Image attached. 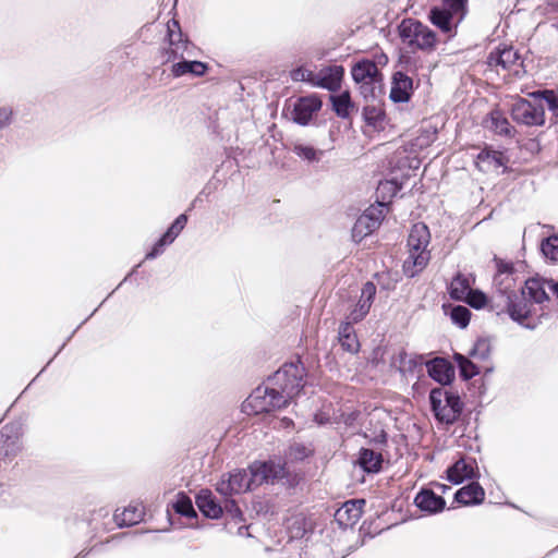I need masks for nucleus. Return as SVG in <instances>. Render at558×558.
<instances>
[{
	"label": "nucleus",
	"instance_id": "1",
	"mask_svg": "<svg viewBox=\"0 0 558 558\" xmlns=\"http://www.w3.org/2000/svg\"><path fill=\"white\" fill-rule=\"evenodd\" d=\"M169 49H167V62H174L171 66L173 77L190 75L193 77H202L208 71V64L202 61H189L184 59L189 43L183 40L179 23L174 20L168 23Z\"/></svg>",
	"mask_w": 558,
	"mask_h": 558
},
{
	"label": "nucleus",
	"instance_id": "2",
	"mask_svg": "<svg viewBox=\"0 0 558 558\" xmlns=\"http://www.w3.org/2000/svg\"><path fill=\"white\" fill-rule=\"evenodd\" d=\"M430 242V233L426 225L415 223L408 238L409 255L403 262L405 276L413 278L422 272L430 260V252L427 250Z\"/></svg>",
	"mask_w": 558,
	"mask_h": 558
},
{
	"label": "nucleus",
	"instance_id": "3",
	"mask_svg": "<svg viewBox=\"0 0 558 558\" xmlns=\"http://www.w3.org/2000/svg\"><path fill=\"white\" fill-rule=\"evenodd\" d=\"M490 308L497 314L507 312L514 322L527 328H534L539 322V318L544 316L543 310H539V306L534 304V302L522 294V292H520V294L517 293L515 296L510 299L507 296L504 304L497 303L495 305L493 303Z\"/></svg>",
	"mask_w": 558,
	"mask_h": 558
},
{
	"label": "nucleus",
	"instance_id": "4",
	"mask_svg": "<svg viewBox=\"0 0 558 558\" xmlns=\"http://www.w3.org/2000/svg\"><path fill=\"white\" fill-rule=\"evenodd\" d=\"M288 405L287 397L268 380L267 384L258 386L253 390V392L243 402L242 410L248 415H256L280 410Z\"/></svg>",
	"mask_w": 558,
	"mask_h": 558
},
{
	"label": "nucleus",
	"instance_id": "5",
	"mask_svg": "<svg viewBox=\"0 0 558 558\" xmlns=\"http://www.w3.org/2000/svg\"><path fill=\"white\" fill-rule=\"evenodd\" d=\"M468 0H444L429 11V21L448 37L456 35L458 24L466 13Z\"/></svg>",
	"mask_w": 558,
	"mask_h": 558
},
{
	"label": "nucleus",
	"instance_id": "6",
	"mask_svg": "<svg viewBox=\"0 0 558 558\" xmlns=\"http://www.w3.org/2000/svg\"><path fill=\"white\" fill-rule=\"evenodd\" d=\"M305 368L300 360L283 364L271 377L269 383L279 389L290 402L301 392L305 381Z\"/></svg>",
	"mask_w": 558,
	"mask_h": 558
},
{
	"label": "nucleus",
	"instance_id": "7",
	"mask_svg": "<svg viewBox=\"0 0 558 558\" xmlns=\"http://www.w3.org/2000/svg\"><path fill=\"white\" fill-rule=\"evenodd\" d=\"M432 411L437 421L454 423L462 412V402L458 393L445 388H434L429 392Z\"/></svg>",
	"mask_w": 558,
	"mask_h": 558
},
{
	"label": "nucleus",
	"instance_id": "8",
	"mask_svg": "<svg viewBox=\"0 0 558 558\" xmlns=\"http://www.w3.org/2000/svg\"><path fill=\"white\" fill-rule=\"evenodd\" d=\"M402 43L411 49L434 50L437 44L436 34L417 20H403L399 26Z\"/></svg>",
	"mask_w": 558,
	"mask_h": 558
},
{
	"label": "nucleus",
	"instance_id": "9",
	"mask_svg": "<svg viewBox=\"0 0 558 558\" xmlns=\"http://www.w3.org/2000/svg\"><path fill=\"white\" fill-rule=\"evenodd\" d=\"M353 81L359 85L365 99L375 98L381 90V73L377 64L368 59H362L351 69Z\"/></svg>",
	"mask_w": 558,
	"mask_h": 558
},
{
	"label": "nucleus",
	"instance_id": "10",
	"mask_svg": "<svg viewBox=\"0 0 558 558\" xmlns=\"http://www.w3.org/2000/svg\"><path fill=\"white\" fill-rule=\"evenodd\" d=\"M518 274L514 270L512 263L497 262V272L494 277V286L496 295L490 300V305L494 303H505L507 296L513 298L517 294Z\"/></svg>",
	"mask_w": 558,
	"mask_h": 558
},
{
	"label": "nucleus",
	"instance_id": "11",
	"mask_svg": "<svg viewBox=\"0 0 558 558\" xmlns=\"http://www.w3.org/2000/svg\"><path fill=\"white\" fill-rule=\"evenodd\" d=\"M387 211L385 203L369 206L355 221L352 228V238L355 242L362 241L373 233L381 223Z\"/></svg>",
	"mask_w": 558,
	"mask_h": 558
},
{
	"label": "nucleus",
	"instance_id": "12",
	"mask_svg": "<svg viewBox=\"0 0 558 558\" xmlns=\"http://www.w3.org/2000/svg\"><path fill=\"white\" fill-rule=\"evenodd\" d=\"M255 486L252 468L250 466L248 470H234L222 475L216 489L222 496H231L250 490Z\"/></svg>",
	"mask_w": 558,
	"mask_h": 558
},
{
	"label": "nucleus",
	"instance_id": "13",
	"mask_svg": "<svg viewBox=\"0 0 558 558\" xmlns=\"http://www.w3.org/2000/svg\"><path fill=\"white\" fill-rule=\"evenodd\" d=\"M512 119L527 126H539L545 123V112L542 106H535L524 98L518 99L511 107Z\"/></svg>",
	"mask_w": 558,
	"mask_h": 558
},
{
	"label": "nucleus",
	"instance_id": "14",
	"mask_svg": "<svg viewBox=\"0 0 558 558\" xmlns=\"http://www.w3.org/2000/svg\"><path fill=\"white\" fill-rule=\"evenodd\" d=\"M323 102L316 95L299 97L291 104V120L299 125H307L322 109Z\"/></svg>",
	"mask_w": 558,
	"mask_h": 558
},
{
	"label": "nucleus",
	"instance_id": "15",
	"mask_svg": "<svg viewBox=\"0 0 558 558\" xmlns=\"http://www.w3.org/2000/svg\"><path fill=\"white\" fill-rule=\"evenodd\" d=\"M551 290L558 298V282H553L541 277H532L524 281V287L519 290L534 302L539 310H544V303L549 301L546 289Z\"/></svg>",
	"mask_w": 558,
	"mask_h": 558
},
{
	"label": "nucleus",
	"instance_id": "16",
	"mask_svg": "<svg viewBox=\"0 0 558 558\" xmlns=\"http://www.w3.org/2000/svg\"><path fill=\"white\" fill-rule=\"evenodd\" d=\"M487 64L496 69L497 72L501 69L504 71H513L515 75H520L522 61L517 50L512 47L504 46L502 48H496L489 53Z\"/></svg>",
	"mask_w": 558,
	"mask_h": 558
},
{
	"label": "nucleus",
	"instance_id": "17",
	"mask_svg": "<svg viewBox=\"0 0 558 558\" xmlns=\"http://www.w3.org/2000/svg\"><path fill=\"white\" fill-rule=\"evenodd\" d=\"M22 430L19 424H8L0 430V462L11 461L22 450Z\"/></svg>",
	"mask_w": 558,
	"mask_h": 558
},
{
	"label": "nucleus",
	"instance_id": "18",
	"mask_svg": "<svg viewBox=\"0 0 558 558\" xmlns=\"http://www.w3.org/2000/svg\"><path fill=\"white\" fill-rule=\"evenodd\" d=\"M253 472V483L262 485L264 483H274L286 476V464L281 461H255L251 464Z\"/></svg>",
	"mask_w": 558,
	"mask_h": 558
},
{
	"label": "nucleus",
	"instance_id": "19",
	"mask_svg": "<svg viewBox=\"0 0 558 558\" xmlns=\"http://www.w3.org/2000/svg\"><path fill=\"white\" fill-rule=\"evenodd\" d=\"M187 222V216L185 214L179 215L163 235L155 243L151 251L146 254V259H154L163 253L167 245L171 244L181 231L184 229Z\"/></svg>",
	"mask_w": 558,
	"mask_h": 558
},
{
	"label": "nucleus",
	"instance_id": "20",
	"mask_svg": "<svg viewBox=\"0 0 558 558\" xmlns=\"http://www.w3.org/2000/svg\"><path fill=\"white\" fill-rule=\"evenodd\" d=\"M365 500L352 499L345 501L336 512L335 520L343 529L352 527L360 520Z\"/></svg>",
	"mask_w": 558,
	"mask_h": 558
},
{
	"label": "nucleus",
	"instance_id": "21",
	"mask_svg": "<svg viewBox=\"0 0 558 558\" xmlns=\"http://www.w3.org/2000/svg\"><path fill=\"white\" fill-rule=\"evenodd\" d=\"M476 461L472 458H461L447 470V478L452 484H461L465 480L476 477Z\"/></svg>",
	"mask_w": 558,
	"mask_h": 558
},
{
	"label": "nucleus",
	"instance_id": "22",
	"mask_svg": "<svg viewBox=\"0 0 558 558\" xmlns=\"http://www.w3.org/2000/svg\"><path fill=\"white\" fill-rule=\"evenodd\" d=\"M376 295V286L368 281L366 282L361 291V296L348 316V320L352 323L361 322L369 312Z\"/></svg>",
	"mask_w": 558,
	"mask_h": 558
},
{
	"label": "nucleus",
	"instance_id": "23",
	"mask_svg": "<svg viewBox=\"0 0 558 558\" xmlns=\"http://www.w3.org/2000/svg\"><path fill=\"white\" fill-rule=\"evenodd\" d=\"M343 68L340 65L326 66L316 72L314 86L335 92L340 87Z\"/></svg>",
	"mask_w": 558,
	"mask_h": 558
},
{
	"label": "nucleus",
	"instance_id": "24",
	"mask_svg": "<svg viewBox=\"0 0 558 558\" xmlns=\"http://www.w3.org/2000/svg\"><path fill=\"white\" fill-rule=\"evenodd\" d=\"M413 89L412 78L402 72H397L392 76L390 99L393 102L409 101Z\"/></svg>",
	"mask_w": 558,
	"mask_h": 558
},
{
	"label": "nucleus",
	"instance_id": "25",
	"mask_svg": "<svg viewBox=\"0 0 558 558\" xmlns=\"http://www.w3.org/2000/svg\"><path fill=\"white\" fill-rule=\"evenodd\" d=\"M428 375L441 385H448L453 377V368L445 359L436 357L426 362Z\"/></svg>",
	"mask_w": 558,
	"mask_h": 558
},
{
	"label": "nucleus",
	"instance_id": "26",
	"mask_svg": "<svg viewBox=\"0 0 558 558\" xmlns=\"http://www.w3.org/2000/svg\"><path fill=\"white\" fill-rule=\"evenodd\" d=\"M485 498V490L477 482H472L454 494V499L464 506L480 505Z\"/></svg>",
	"mask_w": 558,
	"mask_h": 558
},
{
	"label": "nucleus",
	"instance_id": "27",
	"mask_svg": "<svg viewBox=\"0 0 558 558\" xmlns=\"http://www.w3.org/2000/svg\"><path fill=\"white\" fill-rule=\"evenodd\" d=\"M414 502L422 511H426L428 513L439 512L444 510L446 506L445 499L429 489L421 490L416 495Z\"/></svg>",
	"mask_w": 558,
	"mask_h": 558
},
{
	"label": "nucleus",
	"instance_id": "28",
	"mask_svg": "<svg viewBox=\"0 0 558 558\" xmlns=\"http://www.w3.org/2000/svg\"><path fill=\"white\" fill-rule=\"evenodd\" d=\"M196 505L201 512L210 519H218L222 514V507L216 502L213 493L202 489L196 496Z\"/></svg>",
	"mask_w": 558,
	"mask_h": 558
},
{
	"label": "nucleus",
	"instance_id": "29",
	"mask_svg": "<svg viewBox=\"0 0 558 558\" xmlns=\"http://www.w3.org/2000/svg\"><path fill=\"white\" fill-rule=\"evenodd\" d=\"M475 163L476 167L483 172L497 170L505 166V156L502 153L497 150L483 149L476 156Z\"/></svg>",
	"mask_w": 558,
	"mask_h": 558
},
{
	"label": "nucleus",
	"instance_id": "30",
	"mask_svg": "<svg viewBox=\"0 0 558 558\" xmlns=\"http://www.w3.org/2000/svg\"><path fill=\"white\" fill-rule=\"evenodd\" d=\"M143 518L144 508L138 504L129 505L123 510L117 509L114 512V521L120 527L137 524Z\"/></svg>",
	"mask_w": 558,
	"mask_h": 558
},
{
	"label": "nucleus",
	"instance_id": "31",
	"mask_svg": "<svg viewBox=\"0 0 558 558\" xmlns=\"http://www.w3.org/2000/svg\"><path fill=\"white\" fill-rule=\"evenodd\" d=\"M339 341L343 350L356 353L360 348L359 340L352 327V322L342 323L339 327Z\"/></svg>",
	"mask_w": 558,
	"mask_h": 558
},
{
	"label": "nucleus",
	"instance_id": "32",
	"mask_svg": "<svg viewBox=\"0 0 558 558\" xmlns=\"http://www.w3.org/2000/svg\"><path fill=\"white\" fill-rule=\"evenodd\" d=\"M357 462L365 472L377 473L381 468L383 456L373 449H362Z\"/></svg>",
	"mask_w": 558,
	"mask_h": 558
},
{
	"label": "nucleus",
	"instance_id": "33",
	"mask_svg": "<svg viewBox=\"0 0 558 558\" xmlns=\"http://www.w3.org/2000/svg\"><path fill=\"white\" fill-rule=\"evenodd\" d=\"M471 280L462 274H458L450 282L449 294L451 299L464 301L471 291Z\"/></svg>",
	"mask_w": 558,
	"mask_h": 558
},
{
	"label": "nucleus",
	"instance_id": "34",
	"mask_svg": "<svg viewBox=\"0 0 558 558\" xmlns=\"http://www.w3.org/2000/svg\"><path fill=\"white\" fill-rule=\"evenodd\" d=\"M487 128L500 135L512 136L514 129L510 125L508 119L499 111H492L486 121Z\"/></svg>",
	"mask_w": 558,
	"mask_h": 558
},
{
	"label": "nucleus",
	"instance_id": "35",
	"mask_svg": "<svg viewBox=\"0 0 558 558\" xmlns=\"http://www.w3.org/2000/svg\"><path fill=\"white\" fill-rule=\"evenodd\" d=\"M292 151L298 157L310 163L319 162L325 154L324 150L305 144H295L292 148Z\"/></svg>",
	"mask_w": 558,
	"mask_h": 558
},
{
	"label": "nucleus",
	"instance_id": "36",
	"mask_svg": "<svg viewBox=\"0 0 558 558\" xmlns=\"http://www.w3.org/2000/svg\"><path fill=\"white\" fill-rule=\"evenodd\" d=\"M335 112L340 118H347L350 114L352 102L349 92H343L337 96H330Z\"/></svg>",
	"mask_w": 558,
	"mask_h": 558
},
{
	"label": "nucleus",
	"instance_id": "37",
	"mask_svg": "<svg viewBox=\"0 0 558 558\" xmlns=\"http://www.w3.org/2000/svg\"><path fill=\"white\" fill-rule=\"evenodd\" d=\"M454 360L459 365L461 375L465 379H470L480 373V366H477V364L471 361L469 357L457 353L454 355Z\"/></svg>",
	"mask_w": 558,
	"mask_h": 558
},
{
	"label": "nucleus",
	"instance_id": "38",
	"mask_svg": "<svg viewBox=\"0 0 558 558\" xmlns=\"http://www.w3.org/2000/svg\"><path fill=\"white\" fill-rule=\"evenodd\" d=\"M492 352L490 342L487 339H478L472 350L470 356L478 362H485L489 359Z\"/></svg>",
	"mask_w": 558,
	"mask_h": 558
},
{
	"label": "nucleus",
	"instance_id": "39",
	"mask_svg": "<svg viewBox=\"0 0 558 558\" xmlns=\"http://www.w3.org/2000/svg\"><path fill=\"white\" fill-rule=\"evenodd\" d=\"M173 508L175 512L187 517V518H194L196 517V512L193 508V504L190 497H187L185 494L180 493L177 496V500L173 505Z\"/></svg>",
	"mask_w": 558,
	"mask_h": 558
},
{
	"label": "nucleus",
	"instance_id": "40",
	"mask_svg": "<svg viewBox=\"0 0 558 558\" xmlns=\"http://www.w3.org/2000/svg\"><path fill=\"white\" fill-rule=\"evenodd\" d=\"M451 320L460 328H465L470 323L471 312L463 305L452 307L450 313Z\"/></svg>",
	"mask_w": 558,
	"mask_h": 558
},
{
	"label": "nucleus",
	"instance_id": "41",
	"mask_svg": "<svg viewBox=\"0 0 558 558\" xmlns=\"http://www.w3.org/2000/svg\"><path fill=\"white\" fill-rule=\"evenodd\" d=\"M541 251L546 258L558 260V236L551 235L543 240Z\"/></svg>",
	"mask_w": 558,
	"mask_h": 558
},
{
	"label": "nucleus",
	"instance_id": "42",
	"mask_svg": "<svg viewBox=\"0 0 558 558\" xmlns=\"http://www.w3.org/2000/svg\"><path fill=\"white\" fill-rule=\"evenodd\" d=\"M315 76H316V72H314V71H312L310 69L303 68V66L294 69L291 72L292 81H294V82H306V83H310L313 86L315 84Z\"/></svg>",
	"mask_w": 558,
	"mask_h": 558
},
{
	"label": "nucleus",
	"instance_id": "43",
	"mask_svg": "<svg viewBox=\"0 0 558 558\" xmlns=\"http://www.w3.org/2000/svg\"><path fill=\"white\" fill-rule=\"evenodd\" d=\"M534 96H541L553 114L558 117V93L546 89L534 93Z\"/></svg>",
	"mask_w": 558,
	"mask_h": 558
},
{
	"label": "nucleus",
	"instance_id": "44",
	"mask_svg": "<svg viewBox=\"0 0 558 558\" xmlns=\"http://www.w3.org/2000/svg\"><path fill=\"white\" fill-rule=\"evenodd\" d=\"M464 301L476 310L483 308L488 303L486 294L480 290H471Z\"/></svg>",
	"mask_w": 558,
	"mask_h": 558
},
{
	"label": "nucleus",
	"instance_id": "45",
	"mask_svg": "<svg viewBox=\"0 0 558 558\" xmlns=\"http://www.w3.org/2000/svg\"><path fill=\"white\" fill-rule=\"evenodd\" d=\"M400 362L401 363H400L399 369L402 374L412 372L418 365V362L416 361V359L408 356L407 353L400 354ZM421 364H422V362H420V365Z\"/></svg>",
	"mask_w": 558,
	"mask_h": 558
},
{
	"label": "nucleus",
	"instance_id": "46",
	"mask_svg": "<svg viewBox=\"0 0 558 558\" xmlns=\"http://www.w3.org/2000/svg\"><path fill=\"white\" fill-rule=\"evenodd\" d=\"M13 109L9 106L0 107V130H3L11 125L13 122Z\"/></svg>",
	"mask_w": 558,
	"mask_h": 558
},
{
	"label": "nucleus",
	"instance_id": "47",
	"mask_svg": "<svg viewBox=\"0 0 558 558\" xmlns=\"http://www.w3.org/2000/svg\"><path fill=\"white\" fill-rule=\"evenodd\" d=\"M311 450L301 444H295L290 447L289 457L294 460H303L310 454Z\"/></svg>",
	"mask_w": 558,
	"mask_h": 558
},
{
	"label": "nucleus",
	"instance_id": "48",
	"mask_svg": "<svg viewBox=\"0 0 558 558\" xmlns=\"http://www.w3.org/2000/svg\"><path fill=\"white\" fill-rule=\"evenodd\" d=\"M225 508L233 519H242V511L233 499L226 500Z\"/></svg>",
	"mask_w": 558,
	"mask_h": 558
},
{
	"label": "nucleus",
	"instance_id": "49",
	"mask_svg": "<svg viewBox=\"0 0 558 558\" xmlns=\"http://www.w3.org/2000/svg\"><path fill=\"white\" fill-rule=\"evenodd\" d=\"M387 60H388V59H387V57H386L385 54H383V56H380V58H379L378 62H379V63H383V64H386V63H387Z\"/></svg>",
	"mask_w": 558,
	"mask_h": 558
},
{
	"label": "nucleus",
	"instance_id": "50",
	"mask_svg": "<svg viewBox=\"0 0 558 558\" xmlns=\"http://www.w3.org/2000/svg\"><path fill=\"white\" fill-rule=\"evenodd\" d=\"M282 422H283L284 426H289L292 423V421L289 418H283Z\"/></svg>",
	"mask_w": 558,
	"mask_h": 558
},
{
	"label": "nucleus",
	"instance_id": "51",
	"mask_svg": "<svg viewBox=\"0 0 558 558\" xmlns=\"http://www.w3.org/2000/svg\"><path fill=\"white\" fill-rule=\"evenodd\" d=\"M316 421L319 423V424H323L324 421L323 420H318V416H316Z\"/></svg>",
	"mask_w": 558,
	"mask_h": 558
}]
</instances>
